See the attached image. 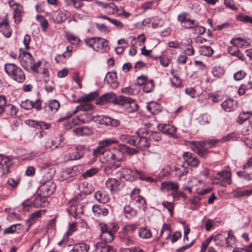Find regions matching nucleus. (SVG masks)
Segmentation results:
<instances>
[{
    "instance_id": "nucleus-7",
    "label": "nucleus",
    "mask_w": 252,
    "mask_h": 252,
    "mask_svg": "<svg viewBox=\"0 0 252 252\" xmlns=\"http://www.w3.org/2000/svg\"><path fill=\"white\" fill-rule=\"evenodd\" d=\"M177 20L185 29H193L198 26V22L195 20H192L188 17L187 12H183L178 15Z\"/></svg>"
},
{
    "instance_id": "nucleus-42",
    "label": "nucleus",
    "mask_w": 252,
    "mask_h": 252,
    "mask_svg": "<svg viewBox=\"0 0 252 252\" xmlns=\"http://www.w3.org/2000/svg\"><path fill=\"white\" fill-rule=\"evenodd\" d=\"M124 214L127 219H131L136 214V211L129 206H125L124 208Z\"/></svg>"
},
{
    "instance_id": "nucleus-11",
    "label": "nucleus",
    "mask_w": 252,
    "mask_h": 252,
    "mask_svg": "<svg viewBox=\"0 0 252 252\" xmlns=\"http://www.w3.org/2000/svg\"><path fill=\"white\" fill-rule=\"evenodd\" d=\"M56 188V184L53 182H49L46 184L40 185L39 187V190L40 193L44 197H48L54 193Z\"/></svg>"
},
{
    "instance_id": "nucleus-26",
    "label": "nucleus",
    "mask_w": 252,
    "mask_h": 252,
    "mask_svg": "<svg viewBox=\"0 0 252 252\" xmlns=\"http://www.w3.org/2000/svg\"><path fill=\"white\" fill-rule=\"evenodd\" d=\"M92 119V116L90 114L88 113H84L82 115L78 116L77 118H74L72 120V122L74 125H79L80 123H88Z\"/></svg>"
},
{
    "instance_id": "nucleus-8",
    "label": "nucleus",
    "mask_w": 252,
    "mask_h": 252,
    "mask_svg": "<svg viewBox=\"0 0 252 252\" xmlns=\"http://www.w3.org/2000/svg\"><path fill=\"white\" fill-rule=\"evenodd\" d=\"M121 95L117 96L113 93L105 94L102 95L100 98L97 99L96 103L98 104H104L105 103H113L114 104L118 105L117 100L120 99Z\"/></svg>"
},
{
    "instance_id": "nucleus-54",
    "label": "nucleus",
    "mask_w": 252,
    "mask_h": 252,
    "mask_svg": "<svg viewBox=\"0 0 252 252\" xmlns=\"http://www.w3.org/2000/svg\"><path fill=\"white\" fill-rule=\"evenodd\" d=\"M236 18L239 21H241V22H245V23L249 22V23H251L252 24V17L247 16V15H244L243 14H239V15H236Z\"/></svg>"
},
{
    "instance_id": "nucleus-1",
    "label": "nucleus",
    "mask_w": 252,
    "mask_h": 252,
    "mask_svg": "<svg viewBox=\"0 0 252 252\" xmlns=\"http://www.w3.org/2000/svg\"><path fill=\"white\" fill-rule=\"evenodd\" d=\"M5 72L12 79L18 83L25 80V75L22 69L14 63H7L4 65Z\"/></svg>"
},
{
    "instance_id": "nucleus-58",
    "label": "nucleus",
    "mask_w": 252,
    "mask_h": 252,
    "mask_svg": "<svg viewBox=\"0 0 252 252\" xmlns=\"http://www.w3.org/2000/svg\"><path fill=\"white\" fill-rule=\"evenodd\" d=\"M237 137V134L235 132H232L220 138L222 143L233 140Z\"/></svg>"
},
{
    "instance_id": "nucleus-41",
    "label": "nucleus",
    "mask_w": 252,
    "mask_h": 252,
    "mask_svg": "<svg viewBox=\"0 0 252 252\" xmlns=\"http://www.w3.org/2000/svg\"><path fill=\"white\" fill-rule=\"evenodd\" d=\"M94 196L97 201L102 203H105L109 200L108 196L105 193H103L101 191H96Z\"/></svg>"
},
{
    "instance_id": "nucleus-23",
    "label": "nucleus",
    "mask_w": 252,
    "mask_h": 252,
    "mask_svg": "<svg viewBox=\"0 0 252 252\" xmlns=\"http://www.w3.org/2000/svg\"><path fill=\"white\" fill-rule=\"evenodd\" d=\"M26 124L32 127H36L37 128L48 129L50 127V125L49 124L42 121L38 122L33 120H27Z\"/></svg>"
},
{
    "instance_id": "nucleus-55",
    "label": "nucleus",
    "mask_w": 252,
    "mask_h": 252,
    "mask_svg": "<svg viewBox=\"0 0 252 252\" xmlns=\"http://www.w3.org/2000/svg\"><path fill=\"white\" fill-rule=\"evenodd\" d=\"M154 85L152 81H148L144 85L143 91L146 93L151 92L154 90Z\"/></svg>"
},
{
    "instance_id": "nucleus-21",
    "label": "nucleus",
    "mask_w": 252,
    "mask_h": 252,
    "mask_svg": "<svg viewBox=\"0 0 252 252\" xmlns=\"http://www.w3.org/2000/svg\"><path fill=\"white\" fill-rule=\"evenodd\" d=\"M65 19V13L61 10H57L53 12L50 17V20L56 24H61L64 22Z\"/></svg>"
},
{
    "instance_id": "nucleus-51",
    "label": "nucleus",
    "mask_w": 252,
    "mask_h": 252,
    "mask_svg": "<svg viewBox=\"0 0 252 252\" xmlns=\"http://www.w3.org/2000/svg\"><path fill=\"white\" fill-rule=\"evenodd\" d=\"M36 19L40 23L42 30L45 31L49 25L47 20L43 16L38 15L36 16Z\"/></svg>"
},
{
    "instance_id": "nucleus-13",
    "label": "nucleus",
    "mask_w": 252,
    "mask_h": 252,
    "mask_svg": "<svg viewBox=\"0 0 252 252\" xmlns=\"http://www.w3.org/2000/svg\"><path fill=\"white\" fill-rule=\"evenodd\" d=\"M70 208L68 209L69 213L74 218H77L83 213V206L80 204H78L74 200H70L69 201Z\"/></svg>"
},
{
    "instance_id": "nucleus-62",
    "label": "nucleus",
    "mask_w": 252,
    "mask_h": 252,
    "mask_svg": "<svg viewBox=\"0 0 252 252\" xmlns=\"http://www.w3.org/2000/svg\"><path fill=\"white\" fill-rule=\"evenodd\" d=\"M0 31L7 38L10 37L12 34V30L9 25L0 29Z\"/></svg>"
},
{
    "instance_id": "nucleus-36",
    "label": "nucleus",
    "mask_w": 252,
    "mask_h": 252,
    "mask_svg": "<svg viewBox=\"0 0 252 252\" xmlns=\"http://www.w3.org/2000/svg\"><path fill=\"white\" fill-rule=\"evenodd\" d=\"M92 209L95 216L102 215L105 216L108 214L107 209L101 207L100 205H94L93 206Z\"/></svg>"
},
{
    "instance_id": "nucleus-34",
    "label": "nucleus",
    "mask_w": 252,
    "mask_h": 252,
    "mask_svg": "<svg viewBox=\"0 0 252 252\" xmlns=\"http://www.w3.org/2000/svg\"><path fill=\"white\" fill-rule=\"evenodd\" d=\"M235 197L241 198L246 196H249L252 194V189L241 190L239 189L234 190L233 192Z\"/></svg>"
},
{
    "instance_id": "nucleus-50",
    "label": "nucleus",
    "mask_w": 252,
    "mask_h": 252,
    "mask_svg": "<svg viewBox=\"0 0 252 252\" xmlns=\"http://www.w3.org/2000/svg\"><path fill=\"white\" fill-rule=\"evenodd\" d=\"M73 247L77 252H87L89 249V246L84 243L75 244Z\"/></svg>"
},
{
    "instance_id": "nucleus-16",
    "label": "nucleus",
    "mask_w": 252,
    "mask_h": 252,
    "mask_svg": "<svg viewBox=\"0 0 252 252\" xmlns=\"http://www.w3.org/2000/svg\"><path fill=\"white\" fill-rule=\"evenodd\" d=\"M85 147L83 145H78L76 147V151L67 154L66 158L69 160H77L81 158L84 155L83 151Z\"/></svg>"
},
{
    "instance_id": "nucleus-3",
    "label": "nucleus",
    "mask_w": 252,
    "mask_h": 252,
    "mask_svg": "<svg viewBox=\"0 0 252 252\" xmlns=\"http://www.w3.org/2000/svg\"><path fill=\"white\" fill-rule=\"evenodd\" d=\"M117 101H118V105L123 106L127 113H133L138 110L137 103L135 100L130 97L121 95L120 99Z\"/></svg>"
},
{
    "instance_id": "nucleus-6",
    "label": "nucleus",
    "mask_w": 252,
    "mask_h": 252,
    "mask_svg": "<svg viewBox=\"0 0 252 252\" xmlns=\"http://www.w3.org/2000/svg\"><path fill=\"white\" fill-rule=\"evenodd\" d=\"M217 177L215 178V180H217L215 184L220 185L223 187H226V185L231 184V173L228 170H222L218 172L217 174Z\"/></svg>"
},
{
    "instance_id": "nucleus-45",
    "label": "nucleus",
    "mask_w": 252,
    "mask_h": 252,
    "mask_svg": "<svg viewBox=\"0 0 252 252\" xmlns=\"http://www.w3.org/2000/svg\"><path fill=\"white\" fill-rule=\"evenodd\" d=\"M251 115H252V112H243L240 113L237 119V122L239 124H243L245 121L249 119Z\"/></svg>"
},
{
    "instance_id": "nucleus-39",
    "label": "nucleus",
    "mask_w": 252,
    "mask_h": 252,
    "mask_svg": "<svg viewBox=\"0 0 252 252\" xmlns=\"http://www.w3.org/2000/svg\"><path fill=\"white\" fill-rule=\"evenodd\" d=\"M218 143H222L221 141H220V139H212L201 141H199V143H197V144L199 146H206L207 144H208L209 145V147L211 148L215 146Z\"/></svg>"
},
{
    "instance_id": "nucleus-24",
    "label": "nucleus",
    "mask_w": 252,
    "mask_h": 252,
    "mask_svg": "<svg viewBox=\"0 0 252 252\" xmlns=\"http://www.w3.org/2000/svg\"><path fill=\"white\" fill-rule=\"evenodd\" d=\"M147 109L151 114L156 115L161 111V106L159 103L152 101L147 103Z\"/></svg>"
},
{
    "instance_id": "nucleus-14",
    "label": "nucleus",
    "mask_w": 252,
    "mask_h": 252,
    "mask_svg": "<svg viewBox=\"0 0 252 252\" xmlns=\"http://www.w3.org/2000/svg\"><path fill=\"white\" fill-rule=\"evenodd\" d=\"M158 128L162 133L169 135L173 137H177V129L173 126L167 124H159L158 126Z\"/></svg>"
},
{
    "instance_id": "nucleus-27",
    "label": "nucleus",
    "mask_w": 252,
    "mask_h": 252,
    "mask_svg": "<svg viewBox=\"0 0 252 252\" xmlns=\"http://www.w3.org/2000/svg\"><path fill=\"white\" fill-rule=\"evenodd\" d=\"M73 132L79 135H90L93 134V131L92 128L87 126L79 127L73 129Z\"/></svg>"
},
{
    "instance_id": "nucleus-32",
    "label": "nucleus",
    "mask_w": 252,
    "mask_h": 252,
    "mask_svg": "<svg viewBox=\"0 0 252 252\" xmlns=\"http://www.w3.org/2000/svg\"><path fill=\"white\" fill-rule=\"evenodd\" d=\"M98 96V93L97 92L91 93L85 96L79 98L76 102H89L93 100Z\"/></svg>"
},
{
    "instance_id": "nucleus-46",
    "label": "nucleus",
    "mask_w": 252,
    "mask_h": 252,
    "mask_svg": "<svg viewBox=\"0 0 252 252\" xmlns=\"http://www.w3.org/2000/svg\"><path fill=\"white\" fill-rule=\"evenodd\" d=\"M4 111L5 112L6 114L9 117L15 116L17 114L16 107L11 104L6 105L4 108Z\"/></svg>"
},
{
    "instance_id": "nucleus-37",
    "label": "nucleus",
    "mask_w": 252,
    "mask_h": 252,
    "mask_svg": "<svg viewBox=\"0 0 252 252\" xmlns=\"http://www.w3.org/2000/svg\"><path fill=\"white\" fill-rule=\"evenodd\" d=\"M187 42L188 44L185 45L184 52L187 56H192L194 54V50L191 45L192 43V40L190 38H189L187 39Z\"/></svg>"
},
{
    "instance_id": "nucleus-44",
    "label": "nucleus",
    "mask_w": 252,
    "mask_h": 252,
    "mask_svg": "<svg viewBox=\"0 0 252 252\" xmlns=\"http://www.w3.org/2000/svg\"><path fill=\"white\" fill-rule=\"evenodd\" d=\"M134 200H135L137 206L140 209H141L144 211H145V210L147 208V205L145 199L142 196L138 195L136 196V198Z\"/></svg>"
},
{
    "instance_id": "nucleus-61",
    "label": "nucleus",
    "mask_w": 252,
    "mask_h": 252,
    "mask_svg": "<svg viewBox=\"0 0 252 252\" xmlns=\"http://www.w3.org/2000/svg\"><path fill=\"white\" fill-rule=\"evenodd\" d=\"M161 134L158 132H152L149 136L150 141L158 142L161 140Z\"/></svg>"
},
{
    "instance_id": "nucleus-15",
    "label": "nucleus",
    "mask_w": 252,
    "mask_h": 252,
    "mask_svg": "<svg viewBox=\"0 0 252 252\" xmlns=\"http://www.w3.org/2000/svg\"><path fill=\"white\" fill-rule=\"evenodd\" d=\"M111 161L113 162H120L122 161L124 158V152L122 150L116 148H112L110 149Z\"/></svg>"
},
{
    "instance_id": "nucleus-56",
    "label": "nucleus",
    "mask_w": 252,
    "mask_h": 252,
    "mask_svg": "<svg viewBox=\"0 0 252 252\" xmlns=\"http://www.w3.org/2000/svg\"><path fill=\"white\" fill-rule=\"evenodd\" d=\"M134 172L137 175L139 176V179L141 180H145L148 182H153L155 181V180L151 177H145L144 175L141 170H135Z\"/></svg>"
},
{
    "instance_id": "nucleus-49",
    "label": "nucleus",
    "mask_w": 252,
    "mask_h": 252,
    "mask_svg": "<svg viewBox=\"0 0 252 252\" xmlns=\"http://www.w3.org/2000/svg\"><path fill=\"white\" fill-rule=\"evenodd\" d=\"M20 224L17 223L13 224L9 227L5 228L3 231V233L4 234H12L15 232L18 229H20Z\"/></svg>"
},
{
    "instance_id": "nucleus-48",
    "label": "nucleus",
    "mask_w": 252,
    "mask_h": 252,
    "mask_svg": "<svg viewBox=\"0 0 252 252\" xmlns=\"http://www.w3.org/2000/svg\"><path fill=\"white\" fill-rule=\"evenodd\" d=\"M199 52L203 56H210L213 54V50L210 46H202L200 47Z\"/></svg>"
},
{
    "instance_id": "nucleus-19",
    "label": "nucleus",
    "mask_w": 252,
    "mask_h": 252,
    "mask_svg": "<svg viewBox=\"0 0 252 252\" xmlns=\"http://www.w3.org/2000/svg\"><path fill=\"white\" fill-rule=\"evenodd\" d=\"M104 82H106L112 88H117L119 83L117 81L116 73L115 72H108L105 76Z\"/></svg>"
},
{
    "instance_id": "nucleus-30",
    "label": "nucleus",
    "mask_w": 252,
    "mask_h": 252,
    "mask_svg": "<svg viewBox=\"0 0 252 252\" xmlns=\"http://www.w3.org/2000/svg\"><path fill=\"white\" fill-rule=\"evenodd\" d=\"M138 235L142 239H149L152 237V233L150 229L143 227L140 228L138 230Z\"/></svg>"
},
{
    "instance_id": "nucleus-57",
    "label": "nucleus",
    "mask_w": 252,
    "mask_h": 252,
    "mask_svg": "<svg viewBox=\"0 0 252 252\" xmlns=\"http://www.w3.org/2000/svg\"><path fill=\"white\" fill-rule=\"evenodd\" d=\"M164 232H166V239H168L170 236L171 231L169 225L166 223H164L163 224L162 228L160 231V236H162Z\"/></svg>"
},
{
    "instance_id": "nucleus-35",
    "label": "nucleus",
    "mask_w": 252,
    "mask_h": 252,
    "mask_svg": "<svg viewBox=\"0 0 252 252\" xmlns=\"http://www.w3.org/2000/svg\"><path fill=\"white\" fill-rule=\"evenodd\" d=\"M174 170L176 175L178 176L180 180L182 177L186 176L188 172L187 168L183 165H178L175 166Z\"/></svg>"
},
{
    "instance_id": "nucleus-63",
    "label": "nucleus",
    "mask_w": 252,
    "mask_h": 252,
    "mask_svg": "<svg viewBox=\"0 0 252 252\" xmlns=\"http://www.w3.org/2000/svg\"><path fill=\"white\" fill-rule=\"evenodd\" d=\"M67 38L71 44H78L80 42V39L72 34L67 35Z\"/></svg>"
},
{
    "instance_id": "nucleus-20",
    "label": "nucleus",
    "mask_w": 252,
    "mask_h": 252,
    "mask_svg": "<svg viewBox=\"0 0 252 252\" xmlns=\"http://www.w3.org/2000/svg\"><path fill=\"white\" fill-rule=\"evenodd\" d=\"M47 197H44L41 193L35 196L32 201L33 205L36 208L45 207L48 206L49 202Z\"/></svg>"
},
{
    "instance_id": "nucleus-40",
    "label": "nucleus",
    "mask_w": 252,
    "mask_h": 252,
    "mask_svg": "<svg viewBox=\"0 0 252 252\" xmlns=\"http://www.w3.org/2000/svg\"><path fill=\"white\" fill-rule=\"evenodd\" d=\"M227 236L225 237L226 246L227 248H232L235 244V238L230 231L227 233Z\"/></svg>"
},
{
    "instance_id": "nucleus-5",
    "label": "nucleus",
    "mask_w": 252,
    "mask_h": 252,
    "mask_svg": "<svg viewBox=\"0 0 252 252\" xmlns=\"http://www.w3.org/2000/svg\"><path fill=\"white\" fill-rule=\"evenodd\" d=\"M18 60L21 65L26 70L30 71V69L32 68V66H33L32 62L34 61L31 54L20 49Z\"/></svg>"
},
{
    "instance_id": "nucleus-10",
    "label": "nucleus",
    "mask_w": 252,
    "mask_h": 252,
    "mask_svg": "<svg viewBox=\"0 0 252 252\" xmlns=\"http://www.w3.org/2000/svg\"><path fill=\"white\" fill-rule=\"evenodd\" d=\"M99 226L101 231L100 237L101 240L106 243L111 242L114 238L113 231L108 228L106 224L100 223Z\"/></svg>"
},
{
    "instance_id": "nucleus-33",
    "label": "nucleus",
    "mask_w": 252,
    "mask_h": 252,
    "mask_svg": "<svg viewBox=\"0 0 252 252\" xmlns=\"http://www.w3.org/2000/svg\"><path fill=\"white\" fill-rule=\"evenodd\" d=\"M161 187L162 189H165L167 191L171 190H177L179 189V186L177 183L170 181L164 182L161 183Z\"/></svg>"
},
{
    "instance_id": "nucleus-28",
    "label": "nucleus",
    "mask_w": 252,
    "mask_h": 252,
    "mask_svg": "<svg viewBox=\"0 0 252 252\" xmlns=\"http://www.w3.org/2000/svg\"><path fill=\"white\" fill-rule=\"evenodd\" d=\"M236 102L231 99H228L221 103L222 108L226 112H231L236 108Z\"/></svg>"
},
{
    "instance_id": "nucleus-38",
    "label": "nucleus",
    "mask_w": 252,
    "mask_h": 252,
    "mask_svg": "<svg viewBox=\"0 0 252 252\" xmlns=\"http://www.w3.org/2000/svg\"><path fill=\"white\" fill-rule=\"evenodd\" d=\"M102 123L105 125H109L112 126H118L120 125V122L109 117L103 116Z\"/></svg>"
},
{
    "instance_id": "nucleus-18",
    "label": "nucleus",
    "mask_w": 252,
    "mask_h": 252,
    "mask_svg": "<svg viewBox=\"0 0 252 252\" xmlns=\"http://www.w3.org/2000/svg\"><path fill=\"white\" fill-rule=\"evenodd\" d=\"M11 160L9 157H4L0 155V171L3 174H7L9 172Z\"/></svg>"
},
{
    "instance_id": "nucleus-53",
    "label": "nucleus",
    "mask_w": 252,
    "mask_h": 252,
    "mask_svg": "<svg viewBox=\"0 0 252 252\" xmlns=\"http://www.w3.org/2000/svg\"><path fill=\"white\" fill-rule=\"evenodd\" d=\"M21 106L26 110L32 109L33 108V101L30 99H26L25 101L21 102Z\"/></svg>"
},
{
    "instance_id": "nucleus-12",
    "label": "nucleus",
    "mask_w": 252,
    "mask_h": 252,
    "mask_svg": "<svg viewBox=\"0 0 252 252\" xmlns=\"http://www.w3.org/2000/svg\"><path fill=\"white\" fill-rule=\"evenodd\" d=\"M191 145V149L195 152L200 157L205 158L209 153L208 150L205 148V145H198L197 143H199V141H192L189 142Z\"/></svg>"
},
{
    "instance_id": "nucleus-9",
    "label": "nucleus",
    "mask_w": 252,
    "mask_h": 252,
    "mask_svg": "<svg viewBox=\"0 0 252 252\" xmlns=\"http://www.w3.org/2000/svg\"><path fill=\"white\" fill-rule=\"evenodd\" d=\"M145 131L143 129H139L136 131L138 135L137 139V148L141 150H145L149 147L150 143L147 138L145 137L146 134V130L144 129Z\"/></svg>"
},
{
    "instance_id": "nucleus-60",
    "label": "nucleus",
    "mask_w": 252,
    "mask_h": 252,
    "mask_svg": "<svg viewBox=\"0 0 252 252\" xmlns=\"http://www.w3.org/2000/svg\"><path fill=\"white\" fill-rule=\"evenodd\" d=\"M121 239L125 242L127 246L133 245L134 244V240L131 238V236L127 234H125L124 236H121Z\"/></svg>"
},
{
    "instance_id": "nucleus-17",
    "label": "nucleus",
    "mask_w": 252,
    "mask_h": 252,
    "mask_svg": "<svg viewBox=\"0 0 252 252\" xmlns=\"http://www.w3.org/2000/svg\"><path fill=\"white\" fill-rule=\"evenodd\" d=\"M118 176L120 178L125 179L126 180L132 181L135 178V176L133 174L132 171L130 169L127 168H123L117 172Z\"/></svg>"
},
{
    "instance_id": "nucleus-2",
    "label": "nucleus",
    "mask_w": 252,
    "mask_h": 252,
    "mask_svg": "<svg viewBox=\"0 0 252 252\" xmlns=\"http://www.w3.org/2000/svg\"><path fill=\"white\" fill-rule=\"evenodd\" d=\"M85 42L87 45L97 52H104L109 49L107 41L101 37L87 38L85 39Z\"/></svg>"
},
{
    "instance_id": "nucleus-47",
    "label": "nucleus",
    "mask_w": 252,
    "mask_h": 252,
    "mask_svg": "<svg viewBox=\"0 0 252 252\" xmlns=\"http://www.w3.org/2000/svg\"><path fill=\"white\" fill-rule=\"evenodd\" d=\"M137 224H129L126 225L123 228L122 232L126 234L134 232L138 227Z\"/></svg>"
},
{
    "instance_id": "nucleus-25",
    "label": "nucleus",
    "mask_w": 252,
    "mask_h": 252,
    "mask_svg": "<svg viewBox=\"0 0 252 252\" xmlns=\"http://www.w3.org/2000/svg\"><path fill=\"white\" fill-rule=\"evenodd\" d=\"M80 105L77 106L76 109L73 111V114H75L80 111H87L93 109L94 106L89 102H78Z\"/></svg>"
},
{
    "instance_id": "nucleus-52",
    "label": "nucleus",
    "mask_w": 252,
    "mask_h": 252,
    "mask_svg": "<svg viewBox=\"0 0 252 252\" xmlns=\"http://www.w3.org/2000/svg\"><path fill=\"white\" fill-rule=\"evenodd\" d=\"M98 171V170L96 168H91V169L87 170L86 171L84 172L82 174V177L85 179L91 177L94 175L96 174Z\"/></svg>"
},
{
    "instance_id": "nucleus-64",
    "label": "nucleus",
    "mask_w": 252,
    "mask_h": 252,
    "mask_svg": "<svg viewBox=\"0 0 252 252\" xmlns=\"http://www.w3.org/2000/svg\"><path fill=\"white\" fill-rule=\"evenodd\" d=\"M252 252V244H251L247 249L241 248H235L233 252Z\"/></svg>"
},
{
    "instance_id": "nucleus-22",
    "label": "nucleus",
    "mask_w": 252,
    "mask_h": 252,
    "mask_svg": "<svg viewBox=\"0 0 252 252\" xmlns=\"http://www.w3.org/2000/svg\"><path fill=\"white\" fill-rule=\"evenodd\" d=\"M105 185L107 189L113 193L119 190L120 182L116 179L111 178L106 181Z\"/></svg>"
},
{
    "instance_id": "nucleus-59",
    "label": "nucleus",
    "mask_w": 252,
    "mask_h": 252,
    "mask_svg": "<svg viewBox=\"0 0 252 252\" xmlns=\"http://www.w3.org/2000/svg\"><path fill=\"white\" fill-rule=\"evenodd\" d=\"M13 17L16 23L18 24L21 21V10L20 8L16 7L14 9Z\"/></svg>"
},
{
    "instance_id": "nucleus-31",
    "label": "nucleus",
    "mask_w": 252,
    "mask_h": 252,
    "mask_svg": "<svg viewBox=\"0 0 252 252\" xmlns=\"http://www.w3.org/2000/svg\"><path fill=\"white\" fill-rule=\"evenodd\" d=\"M60 107V104L58 101L56 99L49 101L45 108L46 110H50L52 112H56Z\"/></svg>"
},
{
    "instance_id": "nucleus-29",
    "label": "nucleus",
    "mask_w": 252,
    "mask_h": 252,
    "mask_svg": "<svg viewBox=\"0 0 252 252\" xmlns=\"http://www.w3.org/2000/svg\"><path fill=\"white\" fill-rule=\"evenodd\" d=\"M95 250H100V252H116L113 247L106 245L101 242H98L95 245Z\"/></svg>"
},
{
    "instance_id": "nucleus-4",
    "label": "nucleus",
    "mask_w": 252,
    "mask_h": 252,
    "mask_svg": "<svg viewBox=\"0 0 252 252\" xmlns=\"http://www.w3.org/2000/svg\"><path fill=\"white\" fill-rule=\"evenodd\" d=\"M119 141L113 138L105 139L101 140L98 143V146L93 150V156L94 158H97L102 156L105 148L110 146L113 144H117Z\"/></svg>"
},
{
    "instance_id": "nucleus-43",
    "label": "nucleus",
    "mask_w": 252,
    "mask_h": 252,
    "mask_svg": "<svg viewBox=\"0 0 252 252\" xmlns=\"http://www.w3.org/2000/svg\"><path fill=\"white\" fill-rule=\"evenodd\" d=\"M52 175L53 173L51 171H48L47 172H46L40 180V183L41 185L46 184L48 183H49V182H52Z\"/></svg>"
}]
</instances>
